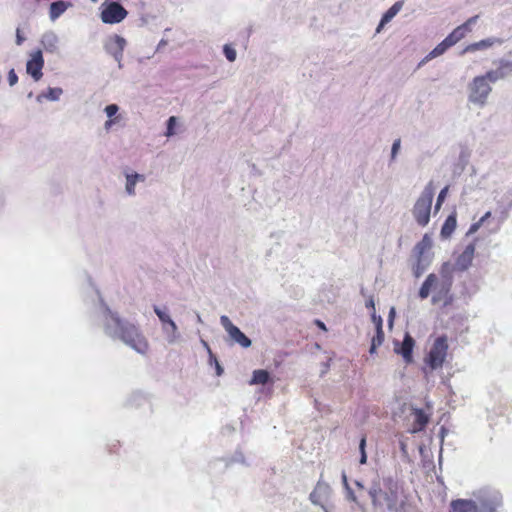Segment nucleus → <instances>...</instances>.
Segmentation results:
<instances>
[{
    "mask_svg": "<svg viewBox=\"0 0 512 512\" xmlns=\"http://www.w3.org/2000/svg\"><path fill=\"white\" fill-rule=\"evenodd\" d=\"M368 494L373 512H407L410 506L403 485L392 477L373 481Z\"/></svg>",
    "mask_w": 512,
    "mask_h": 512,
    "instance_id": "nucleus-1",
    "label": "nucleus"
},
{
    "mask_svg": "<svg viewBox=\"0 0 512 512\" xmlns=\"http://www.w3.org/2000/svg\"><path fill=\"white\" fill-rule=\"evenodd\" d=\"M117 336L126 345L134 349L136 352L145 355L149 350V342L139 327L134 324L123 322L116 319Z\"/></svg>",
    "mask_w": 512,
    "mask_h": 512,
    "instance_id": "nucleus-2",
    "label": "nucleus"
},
{
    "mask_svg": "<svg viewBox=\"0 0 512 512\" xmlns=\"http://www.w3.org/2000/svg\"><path fill=\"white\" fill-rule=\"evenodd\" d=\"M478 15L470 17L465 23L456 27L443 41H441L427 56L426 60L438 57L446 52V50L456 43H458L461 39L465 37V35L471 31V26L476 23L478 19Z\"/></svg>",
    "mask_w": 512,
    "mask_h": 512,
    "instance_id": "nucleus-3",
    "label": "nucleus"
},
{
    "mask_svg": "<svg viewBox=\"0 0 512 512\" xmlns=\"http://www.w3.org/2000/svg\"><path fill=\"white\" fill-rule=\"evenodd\" d=\"M434 197V186L432 182L428 183L421 195L416 200L412 213L418 225L424 227L430 221V212Z\"/></svg>",
    "mask_w": 512,
    "mask_h": 512,
    "instance_id": "nucleus-4",
    "label": "nucleus"
},
{
    "mask_svg": "<svg viewBox=\"0 0 512 512\" xmlns=\"http://www.w3.org/2000/svg\"><path fill=\"white\" fill-rule=\"evenodd\" d=\"M448 339L445 335L435 339L432 347L425 358V363L432 369L441 368L448 354Z\"/></svg>",
    "mask_w": 512,
    "mask_h": 512,
    "instance_id": "nucleus-5",
    "label": "nucleus"
},
{
    "mask_svg": "<svg viewBox=\"0 0 512 512\" xmlns=\"http://www.w3.org/2000/svg\"><path fill=\"white\" fill-rule=\"evenodd\" d=\"M487 74L477 76L470 84L469 100L473 103L483 105L491 92Z\"/></svg>",
    "mask_w": 512,
    "mask_h": 512,
    "instance_id": "nucleus-6",
    "label": "nucleus"
},
{
    "mask_svg": "<svg viewBox=\"0 0 512 512\" xmlns=\"http://www.w3.org/2000/svg\"><path fill=\"white\" fill-rule=\"evenodd\" d=\"M128 12L118 2L109 3L101 12V20L106 24H115L121 22L127 16Z\"/></svg>",
    "mask_w": 512,
    "mask_h": 512,
    "instance_id": "nucleus-7",
    "label": "nucleus"
},
{
    "mask_svg": "<svg viewBox=\"0 0 512 512\" xmlns=\"http://www.w3.org/2000/svg\"><path fill=\"white\" fill-rule=\"evenodd\" d=\"M451 287L452 278L450 276H444L441 280L437 278V282L433 286L435 293L432 297V302H443L445 305L449 304L452 300L450 296Z\"/></svg>",
    "mask_w": 512,
    "mask_h": 512,
    "instance_id": "nucleus-8",
    "label": "nucleus"
},
{
    "mask_svg": "<svg viewBox=\"0 0 512 512\" xmlns=\"http://www.w3.org/2000/svg\"><path fill=\"white\" fill-rule=\"evenodd\" d=\"M220 322L229 336L238 344L244 348L251 346V340L237 327L235 326L228 316L223 315L220 317Z\"/></svg>",
    "mask_w": 512,
    "mask_h": 512,
    "instance_id": "nucleus-9",
    "label": "nucleus"
},
{
    "mask_svg": "<svg viewBox=\"0 0 512 512\" xmlns=\"http://www.w3.org/2000/svg\"><path fill=\"white\" fill-rule=\"evenodd\" d=\"M44 66V59L41 50H36L31 54L30 59L27 61L26 71L35 81H39L43 75L42 69Z\"/></svg>",
    "mask_w": 512,
    "mask_h": 512,
    "instance_id": "nucleus-10",
    "label": "nucleus"
},
{
    "mask_svg": "<svg viewBox=\"0 0 512 512\" xmlns=\"http://www.w3.org/2000/svg\"><path fill=\"white\" fill-rule=\"evenodd\" d=\"M414 346H415V341H414L413 337L409 333H406L400 347H398V345H396L394 350L397 354L402 355V357L404 358V360L407 363H410L413 358L412 353H413Z\"/></svg>",
    "mask_w": 512,
    "mask_h": 512,
    "instance_id": "nucleus-11",
    "label": "nucleus"
},
{
    "mask_svg": "<svg viewBox=\"0 0 512 512\" xmlns=\"http://www.w3.org/2000/svg\"><path fill=\"white\" fill-rule=\"evenodd\" d=\"M486 74L491 82L503 79L512 74V61L501 60L499 62V66L495 70H490Z\"/></svg>",
    "mask_w": 512,
    "mask_h": 512,
    "instance_id": "nucleus-12",
    "label": "nucleus"
},
{
    "mask_svg": "<svg viewBox=\"0 0 512 512\" xmlns=\"http://www.w3.org/2000/svg\"><path fill=\"white\" fill-rule=\"evenodd\" d=\"M448 512H479V509L473 500L456 499L451 502Z\"/></svg>",
    "mask_w": 512,
    "mask_h": 512,
    "instance_id": "nucleus-13",
    "label": "nucleus"
},
{
    "mask_svg": "<svg viewBox=\"0 0 512 512\" xmlns=\"http://www.w3.org/2000/svg\"><path fill=\"white\" fill-rule=\"evenodd\" d=\"M402 6V1H397L396 3H394L382 16L376 31L380 32L384 25L390 22L393 19V17L396 16V14L401 10Z\"/></svg>",
    "mask_w": 512,
    "mask_h": 512,
    "instance_id": "nucleus-14",
    "label": "nucleus"
},
{
    "mask_svg": "<svg viewBox=\"0 0 512 512\" xmlns=\"http://www.w3.org/2000/svg\"><path fill=\"white\" fill-rule=\"evenodd\" d=\"M429 422L428 415L422 409L414 410V422L412 432L422 431Z\"/></svg>",
    "mask_w": 512,
    "mask_h": 512,
    "instance_id": "nucleus-15",
    "label": "nucleus"
},
{
    "mask_svg": "<svg viewBox=\"0 0 512 512\" xmlns=\"http://www.w3.org/2000/svg\"><path fill=\"white\" fill-rule=\"evenodd\" d=\"M456 226H457V214H456V212H453L446 218V220L442 226V229H441V235L443 237L451 236L452 233L455 231Z\"/></svg>",
    "mask_w": 512,
    "mask_h": 512,
    "instance_id": "nucleus-16",
    "label": "nucleus"
},
{
    "mask_svg": "<svg viewBox=\"0 0 512 512\" xmlns=\"http://www.w3.org/2000/svg\"><path fill=\"white\" fill-rule=\"evenodd\" d=\"M68 6L69 4L62 0L51 3L49 9L50 19L52 21L56 20L67 10Z\"/></svg>",
    "mask_w": 512,
    "mask_h": 512,
    "instance_id": "nucleus-17",
    "label": "nucleus"
},
{
    "mask_svg": "<svg viewBox=\"0 0 512 512\" xmlns=\"http://www.w3.org/2000/svg\"><path fill=\"white\" fill-rule=\"evenodd\" d=\"M436 282L437 276L433 273L429 274L426 280L423 282L422 286L420 287L419 297L421 299H426L429 296L430 291L433 288L434 284H436Z\"/></svg>",
    "mask_w": 512,
    "mask_h": 512,
    "instance_id": "nucleus-18",
    "label": "nucleus"
},
{
    "mask_svg": "<svg viewBox=\"0 0 512 512\" xmlns=\"http://www.w3.org/2000/svg\"><path fill=\"white\" fill-rule=\"evenodd\" d=\"M496 42L493 38L483 39L479 42H475L472 44L467 45L463 51L462 54L468 53V52H475L477 50H482L491 47Z\"/></svg>",
    "mask_w": 512,
    "mask_h": 512,
    "instance_id": "nucleus-19",
    "label": "nucleus"
},
{
    "mask_svg": "<svg viewBox=\"0 0 512 512\" xmlns=\"http://www.w3.org/2000/svg\"><path fill=\"white\" fill-rule=\"evenodd\" d=\"M270 380V374L267 370L258 369L253 371L252 378L249 382L250 385H265Z\"/></svg>",
    "mask_w": 512,
    "mask_h": 512,
    "instance_id": "nucleus-20",
    "label": "nucleus"
},
{
    "mask_svg": "<svg viewBox=\"0 0 512 512\" xmlns=\"http://www.w3.org/2000/svg\"><path fill=\"white\" fill-rule=\"evenodd\" d=\"M126 179H127L126 191H127V193L129 195H134L135 194L136 182L137 181H144L145 180V176L141 175V174H138V173H135V174L127 175Z\"/></svg>",
    "mask_w": 512,
    "mask_h": 512,
    "instance_id": "nucleus-21",
    "label": "nucleus"
},
{
    "mask_svg": "<svg viewBox=\"0 0 512 512\" xmlns=\"http://www.w3.org/2000/svg\"><path fill=\"white\" fill-rule=\"evenodd\" d=\"M384 341V331L383 328L378 327L376 329V334L373 336L371 340V346H370V354H374L377 347L381 346Z\"/></svg>",
    "mask_w": 512,
    "mask_h": 512,
    "instance_id": "nucleus-22",
    "label": "nucleus"
},
{
    "mask_svg": "<svg viewBox=\"0 0 512 512\" xmlns=\"http://www.w3.org/2000/svg\"><path fill=\"white\" fill-rule=\"evenodd\" d=\"M154 312L156 313V315L158 316V318L160 319V321L163 324H168L171 327L172 331H176L177 326H176L175 322L171 319V317L166 312L161 310L158 306L154 307Z\"/></svg>",
    "mask_w": 512,
    "mask_h": 512,
    "instance_id": "nucleus-23",
    "label": "nucleus"
},
{
    "mask_svg": "<svg viewBox=\"0 0 512 512\" xmlns=\"http://www.w3.org/2000/svg\"><path fill=\"white\" fill-rule=\"evenodd\" d=\"M431 246V240L427 234L424 235L422 240L416 244L414 250L417 257H423L425 251Z\"/></svg>",
    "mask_w": 512,
    "mask_h": 512,
    "instance_id": "nucleus-24",
    "label": "nucleus"
},
{
    "mask_svg": "<svg viewBox=\"0 0 512 512\" xmlns=\"http://www.w3.org/2000/svg\"><path fill=\"white\" fill-rule=\"evenodd\" d=\"M223 52L228 61H230V62L235 61L236 51L231 45H229V44L224 45Z\"/></svg>",
    "mask_w": 512,
    "mask_h": 512,
    "instance_id": "nucleus-25",
    "label": "nucleus"
},
{
    "mask_svg": "<svg viewBox=\"0 0 512 512\" xmlns=\"http://www.w3.org/2000/svg\"><path fill=\"white\" fill-rule=\"evenodd\" d=\"M365 447H366V437L363 436L360 440V443H359V449H360V464H366L367 462V455H366V451H365Z\"/></svg>",
    "mask_w": 512,
    "mask_h": 512,
    "instance_id": "nucleus-26",
    "label": "nucleus"
},
{
    "mask_svg": "<svg viewBox=\"0 0 512 512\" xmlns=\"http://www.w3.org/2000/svg\"><path fill=\"white\" fill-rule=\"evenodd\" d=\"M448 190H449V186H446V187H444L440 191V193H439V195L437 197L436 205H435V210L436 211H438L441 208V206H442V204L445 201V198L447 196Z\"/></svg>",
    "mask_w": 512,
    "mask_h": 512,
    "instance_id": "nucleus-27",
    "label": "nucleus"
},
{
    "mask_svg": "<svg viewBox=\"0 0 512 512\" xmlns=\"http://www.w3.org/2000/svg\"><path fill=\"white\" fill-rule=\"evenodd\" d=\"M422 261L423 257H417V263L413 267V273L417 278L420 277L425 270V265H423Z\"/></svg>",
    "mask_w": 512,
    "mask_h": 512,
    "instance_id": "nucleus-28",
    "label": "nucleus"
},
{
    "mask_svg": "<svg viewBox=\"0 0 512 512\" xmlns=\"http://www.w3.org/2000/svg\"><path fill=\"white\" fill-rule=\"evenodd\" d=\"M62 94L61 88H49L46 97L50 100H57Z\"/></svg>",
    "mask_w": 512,
    "mask_h": 512,
    "instance_id": "nucleus-29",
    "label": "nucleus"
},
{
    "mask_svg": "<svg viewBox=\"0 0 512 512\" xmlns=\"http://www.w3.org/2000/svg\"><path fill=\"white\" fill-rule=\"evenodd\" d=\"M176 121H177V118L175 116H171L169 119H168V122H167V131H166V136H172L174 135V127L176 125Z\"/></svg>",
    "mask_w": 512,
    "mask_h": 512,
    "instance_id": "nucleus-30",
    "label": "nucleus"
},
{
    "mask_svg": "<svg viewBox=\"0 0 512 512\" xmlns=\"http://www.w3.org/2000/svg\"><path fill=\"white\" fill-rule=\"evenodd\" d=\"M346 497L349 501H351V502L357 504L359 507H361V503H360L358 497L356 496L355 492L350 488V486H347Z\"/></svg>",
    "mask_w": 512,
    "mask_h": 512,
    "instance_id": "nucleus-31",
    "label": "nucleus"
},
{
    "mask_svg": "<svg viewBox=\"0 0 512 512\" xmlns=\"http://www.w3.org/2000/svg\"><path fill=\"white\" fill-rule=\"evenodd\" d=\"M474 252H475V245L471 243L466 246L465 250L463 251L462 257L467 258L469 261H471Z\"/></svg>",
    "mask_w": 512,
    "mask_h": 512,
    "instance_id": "nucleus-32",
    "label": "nucleus"
},
{
    "mask_svg": "<svg viewBox=\"0 0 512 512\" xmlns=\"http://www.w3.org/2000/svg\"><path fill=\"white\" fill-rule=\"evenodd\" d=\"M119 108L116 104H110L106 106L105 112L109 118H112L117 112Z\"/></svg>",
    "mask_w": 512,
    "mask_h": 512,
    "instance_id": "nucleus-33",
    "label": "nucleus"
},
{
    "mask_svg": "<svg viewBox=\"0 0 512 512\" xmlns=\"http://www.w3.org/2000/svg\"><path fill=\"white\" fill-rule=\"evenodd\" d=\"M18 81V76L15 73L14 69H11L8 73V82L10 86H14Z\"/></svg>",
    "mask_w": 512,
    "mask_h": 512,
    "instance_id": "nucleus-34",
    "label": "nucleus"
},
{
    "mask_svg": "<svg viewBox=\"0 0 512 512\" xmlns=\"http://www.w3.org/2000/svg\"><path fill=\"white\" fill-rule=\"evenodd\" d=\"M372 321L374 322L376 329H378V327L383 328V321H382L381 316H378L375 313H373Z\"/></svg>",
    "mask_w": 512,
    "mask_h": 512,
    "instance_id": "nucleus-35",
    "label": "nucleus"
},
{
    "mask_svg": "<svg viewBox=\"0 0 512 512\" xmlns=\"http://www.w3.org/2000/svg\"><path fill=\"white\" fill-rule=\"evenodd\" d=\"M399 148H400V139H397V140L394 141V143L392 145V151H391L392 158H395Z\"/></svg>",
    "mask_w": 512,
    "mask_h": 512,
    "instance_id": "nucleus-36",
    "label": "nucleus"
},
{
    "mask_svg": "<svg viewBox=\"0 0 512 512\" xmlns=\"http://www.w3.org/2000/svg\"><path fill=\"white\" fill-rule=\"evenodd\" d=\"M25 38L22 36L20 29L18 28L16 31V44L21 45L24 42Z\"/></svg>",
    "mask_w": 512,
    "mask_h": 512,
    "instance_id": "nucleus-37",
    "label": "nucleus"
},
{
    "mask_svg": "<svg viewBox=\"0 0 512 512\" xmlns=\"http://www.w3.org/2000/svg\"><path fill=\"white\" fill-rule=\"evenodd\" d=\"M314 323H315V324L317 325V327H319L321 330H323V331H327L326 325H325L321 320L316 319Z\"/></svg>",
    "mask_w": 512,
    "mask_h": 512,
    "instance_id": "nucleus-38",
    "label": "nucleus"
},
{
    "mask_svg": "<svg viewBox=\"0 0 512 512\" xmlns=\"http://www.w3.org/2000/svg\"><path fill=\"white\" fill-rule=\"evenodd\" d=\"M481 225H482V223L479 221L472 224L470 227V232H476L480 228Z\"/></svg>",
    "mask_w": 512,
    "mask_h": 512,
    "instance_id": "nucleus-39",
    "label": "nucleus"
},
{
    "mask_svg": "<svg viewBox=\"0 0 512 512\" xmlns=\"http://www.w3.org/2000/svg\"><path fill=\"white\" fill-rule=\"evenodd\" d=\"M491 216V212L488 211L484 214V216H482L479 220V222H481L482 224Z\"/></svg>",
    "mask_w": 512,
    "mask_h": 512,
    "instance_id": "nucleus-40",
    "label": "nucleus"
},
{
    "mask_svg": "<svg viewBox=\"0 0 512 512\" xmlns=\"http://www.w3.org/2000/svg\"><path fill=\"white\" fill-rule=\"evenodd\" d=\"M115 123V120L114 119H109L105 122V128L108 130L111 128V126Z\"/></svg>",
    "mask_w": 512,
    "mask_h": 512,
    "instance_id": "nucleus-41",
    "label": "nucleus"
},
{
    "mask_svg": "<svg viewBox=\"0 0 512 512\" xmlns=\"http://www.w3.org/2000/svg\"><path fill=\"white\" fill-rule=\"evenodd\" d=\"M342 479H343V484H344L345 488L347 489V486H349V485H348V480H347V476L345 473H343Z\"/></svg>",
    "mask_w": 512,
    "mask_h": 512,
    "instance_id": "nucleus-42",
    "label": "nucleus"
},
{
    "mask_svg": "<svg viewBox=\"0 0 512 512\" xmlns=\"http://www.w3.org/2000/svg\"><path fill=\"white\" fill-rule=\"evenodd\" d=\"M367 307H371L372 309H374V301L373 299H370L367 304H366Z\"/></svg>",
    "mask_w": 512,
    "mask_h": 512,
    "instance_id": "nucleus-43",
    "label": "nucleus"
},
{
    "mask_svg": "<svg viewBox=\"0 0 512 512\" xmlns=\"http://www.w3.org/2000/svg\"><path fill=\"white\" fill-rule=\"evenodd\" d=\"M355 485H356L360 490H364V485H363L361 482L356 481V482H355Z\"/></svg>",
    "mask_w": 512,
    "mask_h": 512,
    "instance_id": "nucleus-44",
    "label": "nucleus"
},
{
    "mask_svg": "<svg viewBox=\"0 0 512 512\" xmlns=\"http://www.w3.org/2000/svg\"><path fill=\"white\" fill-rule=\"evenodd\" d=\"M222 372V368L220 367V365L217 363V373L218 375H220Z\"/></svg>",
    "mask_w": 512,
    "mask_h": 512,
    "instance_id": "nucleus-45",
    "label": "nucleus"
}]
</instances>
